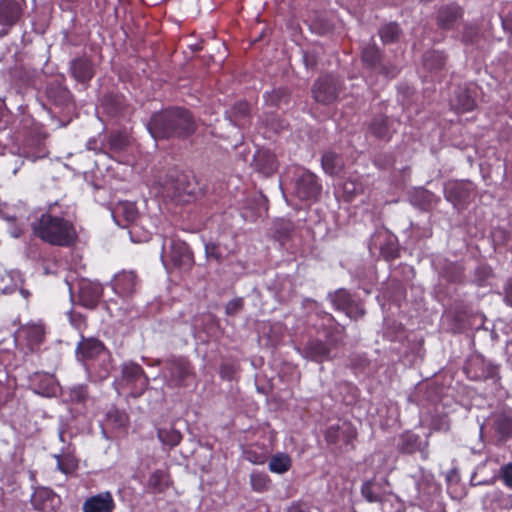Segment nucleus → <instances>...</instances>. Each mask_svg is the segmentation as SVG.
I'll return each mask as SVG.
<instances>
[{
    "instance_id": "obj_1",
    "label": "nucleus",
    "mask_w": 512,
    "mask_h": 512,
    "mask_svg": "<svg viewBox=\"0 0 512 512\" xmlns=\"http://www.w3.org/2000/svg\"><path fill=\"white\" fill-rule=\"evenodd\" d=\"M147 129L154 139L187 138L196 130V124L189 110L171 107L154 113Z\"/></svg>"
},
{
    "instance_id": "obj_2",
    "label": "nucleus",
    "mask_w": 512,
    "mask_h": 512,
    "mask_svg": "<svg viewBox=\"0 0 512 512\" xmlns=\"http://www.w3.org/2000/svg\"><path fill=\"white\" fill-rule=\"evenodd\" d=\"M33 234L43 242L57 247H71L78 238L74 224L52 213L50 207L32 223Z\"/></svg>"
},
{
    "instance_id": "obj_3",
    "label": "nucleus",
    "mask_w": 512,
    "mask_h": 512,
    "mask_svg": "<svg viewBox=\"0 0 512 512\" xmlns=\"http://www.w3.org/2000/svg\"><path fill=\"white\" fill-rule=\"evenodd\" d=\"M164 377L169 387L188 386V380L195 376L194 366L185 356H170L164 360Z\"/></svg>"
},
{
    "instance_id": "obj_4",
    "label": "nucleus",
    "mask_w": 512,
    "mask_h": 512,
    "mask_svg": "<svg viewBox=\"0 0 512 512\" xmlns=\"http://www.w3.org/2000/svg\"><path fill=\"white\" fill-rule=\"evenodd\" d=\"M122 378L130 387V395L138 398L146 391L149 385V378L142 366L135 362L124 363L122 366Z\"/></svg>"
},
{
    "instance_id": "obj_5",
    "label": "nucleus",
    "mask_w": 512,
    "mask_h": 512,
    "mask_svg": "<svg viewBox=\"0 0 512 512\" xmlns=\"http://www.w3.org/2000/svg\"><path fill=\"white\" fill-rule=\"evenodd\" d=\"M464 373L472 381H485L498 377V366L486 361L481 355H473L464 365Z\"/></svg>"
},
{
    "instance_id": "obj_6",
    "label": "nucleus",
    "mask_w": 512,
    "mask_h": 512,
    "mask_svg": "<svg viewBox=\"0 0 512 512\" xmlns=\"http://www.w3.org/2000/svg\"><path fill=\"white\" fill-rule=\"evenodd\" d=\"M322 186L317 176L303 169L294 182V194L303 201H316L321 194Z\"/></svg>"
},
{
    "instance_id": "obj_7",
    "label": "nucleus",
    "mask_w": 512,
    "mask_h": 512,
    "mask_svg": "<svg viewBox=\"0 0 512 512\" xmlns=\"http://www.w3.org/2000/svg\"><path fill=\"white\" fill-rule=\"evenodd\" d=\"M30 503L35 511L57 512L61 507L62 500L53 489L46 486H37L30 497Z\"/></svg>"
},
{
    "instance_id": "obj_8",
    "label": "nucleus",
    "mask_w": 512,
    "mask_h": 512,
    "mask_svg": "<svg viewBox=\"0 0 512 512\" xmlns=\"http://www.w3.org/2000/svg\"><path fill=\"white\" fill-rule=\"evenodd\" d=\"M24 0H0V37L6 36L23 15Z\"/></svg>"
},
{
    "instance_id": "obj_9",
    "label": "nucleus",
    "mask_w": 512,
    "mask_h": 512,
    "mask_svg": "<svg viewBox=\"0 0 512 512\" xmlns=\"http://www.w3.org/2000/svg\"><path fill=\"white\" fill-rule=\"evenodd\" d=\"M340 92V84L333 75L320 77L313 85L312 94L316 102L321 104L333 103Z\"/></svg>"
},
{
    "instance_id": "obj_10",
    "label": "nucleus",
    "mask_w": 512,
    "mask_h": 512,
    "mask_svg": "<svg viewBox=\"0 0 512 512\" xmlns=\"http://www.w3.org/2000/svg\"><path fill=\"white\" fill-rule=\"evenodd\" d=\"M105 353H107V349L101 340L95 337H85L84 335H81L75 349L76 359L84 365H88L89 362L98 359Z\"/></svg>"
},
{
    "instance_id": "obj_11",
    "label": "nucleus",
    "mask_w": 512,
    "mask_h": 512,
    "mask_svg": "<svg viewBox=\"0 0 512 512\" xmlns=\"http://www.w3.org/2000/svg\"><path fill=\"white\" fill-rule=\"evenodd\" d=\"M473 192L472 183L463 181H450L444 186V197L455 207L466 206Z\"/></svg>"
},
{
    "instance_id": "obj_12",
    "label": "nucleus",
    "mask_w": 512,
    "mask_h": 512,
    "mask_svg": "<svg viewBox=\"0 0 512 512\" xmlns=\"http://www.w3.org/2000/svg\"><path fill=\"white\" fill-rule=\"evenodd\" d=\"M381 58V50L375 44H369L362 50L361 59L367 67L371 69H378L379 73L386 77H395L398 74L397 67L382 64Z\"/></svg>"
},
{
    "instance_id": "obj_13",
    "label": "nucleus",
    "mask_w": 512,
    "mask_h": 512,
    "mask_svg": "<svg viewBox=\"0 0 512 512\" xmlns=\"http://www.w3.org/2000/svg\"><path fill=\"white\" fill-rule=\"evenodd\" d=\"M19 335L24 339L27 348L36 352L45 341L46 327L42 322H30L21 326Z\"/></svg>"
},
{
    "instance_id": "obj_14",
    "label": "nucleus",
    "mask_w": 512,
    "mask_h": 512,
    "mask_svg": "<svg viewBox=\"0 0 512 512\" xmlns=\"http://www.w3.org/2000/svg\"><path fill=\"white\" fill-rule=\"evenodd\" d=\"M463 16V7L457 3H449L438 9L436 23L442 30H452L463 19Z\"/></svg>"
},
{
    "instance_id": "obj_15",
    "label": "nucleus",
    "mask_w": 512,
    "mask_h": 512,
    "mask_svg": "<svg viewBox=\"0 0 512 512\" xmlns=\"http://www.w3.org/2000/svg\"><path fill=\"white\" fill-rule=\"evenodd\" d=\"M103 295V287L99 283L83 281L78 292V302L81 306L89 309L97 307Z\"/></svg>"
},
{
    "instance_id": "obj_16",
    "label": "nucleus",
    "mask_w": 512,
    "mask_h": 512,
    "mask_svg": "<svg viewBox=\"0 0 512 512\" xmlns=\"http://www.w3.org/2000/svg\"><path fill=\"white\" fill-rule=\"evenodd\" d=\"M331 350L329 343L314 338L307 341L302 350V356L310 361L323 363L330 360Z\"/></svg>"
},
{
    "instance_id": "obj_17",
    "label": "nucleus",
    "mask_w": 512,
    "mask_h": 512,
    "mask_svg": "<svg viewBox=\"0 0 512 512\" xmlns=\"http://www.w3.org/2000/svg\"><path fill=\"white\" fill-rule=\"evenodd\" d=\"M70 75L80 83H88L95 74L94 64L87 56L74 58L69 66Z\"/></svg>"
},
{
    "instance_id": "obj_18",
    "label": "nucleus",
    "mask_w": 512,
    "mask_h": 512,
    "mask_svg": "<svg viewBox=\"0 0 512 512\" xmlns=\"http://www.w3.org/2000/svg\"><path fill=\"white\" fill-rule=\"evenodd\" d=\"M115 501L109 491L87 498L83 503V512H113Z\"/></svg>"
},
{
    "instance_id": "obj_19",
    "label": "nucleus",
    "mask_w": 512,
    "mask_h": 512,
    "mask_svg": "<svg viewBox=\"0 0 512 512\" xmlns=\"http://www.w3.org/2000/svg\"><path fill=\"white\" fill-rule=\"evenodd\" d=\"M138 283L137 275L132 271H122L115 275L112 287L120 297H129L135 290Z\"/></svg>"
},
{
    "instance_id": "obj_20",
    "label": "nucleus",
    "mask_w": 512,
    "mask_h": 512,
    "mask_svg": "<svg viewBox=\"0 0 512 512\" xmlns=\"http://www.w3.org/2000/svg\"><path fill=\"white\" fill-rule=\"evenodd\" d=\"M492 428L500 441L512 438V410H503L492 417Z\"/></svg>"
},
{
    "instance_id": "obj_21",
    "label": "nucleus",
    "mask_w": 512,
    "mask_h": 512,
    "mask_svg": "<svg viewBox=\"0 0 512 512\" xmlns=\"http://www.w3.org/2000/svg\"><path fill=\"white\" fill-rule=\"evenodd\" d=\"M397 450L401 454L412 455L418 451L427 450V448H424V444L422 445L418 434L408 430L399 435Z\"/></svg>"
},
{
    "instance_id": "obj_22",
    "label": "nucleus",
    "mask_w": 512,
    "mask_h": 512,
    "mask_svg": "<svg viewBox=\"0 0 512 512\" xmlns=\"http://www.w3.org/2000/svg\"><path fill=\"white\" fill-rule=\"evenodd\" d=\"M368 131L373 137L384 142L390 141L394 133L390 120L385 115L374 117L369 123Z\"/></svg>"
},
{
    "instance_id": "obj_23",
    "label": "nucleus",
    "mask_w": 512,
    "mask_h": 512,
    "mask_svg": "<svg viewBox=\"0 0 512 512\" xmlns=\"http://www.w3.org/2000/svg\"><path fill=\"white\" fill-rule=\"evenodd\" d=\"M447 57L441 51H428L423 55V69L433 78L441 72L446 64Z\"/></svg>"
},
{
    "instance_id": "obj_24",
    "label": "nucleus",
    "mask_w": 512,
    "mask_h": 512,
    "mask_svg": "<svg viewBox=\"0 0 512 512\" xmlns=\"http://www.w3.org/2000/svg\"><path fill=\"white\" fill-rule=\"evenodd\" d=\"M453 107L460 113L470 112L476 107L474 94L467 87H459L455 92Z\"/></svg>"
},
{
    "instance_id": "obj_25",
    "label": "nucleus",
    "mask_w": 512,
    "mask_h": 512,
    "mask_svg": "<svg viewBox=\"0 0 512 512\" xmlns=\"http://www.w3.org/2000/svg\"><path fill=\"white\" fill-rule=\"evenodd\" d=\"M46 96L55 105L63 106L70 100L71 93L69 89L58 82L49 83L46 87Z\"/></svg>"
},
{
    "instance_id": "obj_26",
    "label": "nucleus",
    "mask_w": 512,
    "mask_h": 512,
    "mask_svg": "<svg viewBox=\"0 0 512 512\" xmlns=\"http://www.w3.org/2000/svg\"><path fill=\"white\" fill-rule=\"evenodd\" d=\"M171 260L174 265L180 266L192 261V253L189 246L180 240L171 242Z\"/></svg>"
},
{
    "instance_id": "obj_27",
    "label": "nucleus",
    "mask_w": 512,
    "mask_h": 512,
    "mask_svg": "<svg viewBox=\"0 0 512 512\" xmlns=\"http://www.w3.org/2000/svg\"><path fill=\"white\" fill-rule=\"evenodd\" d=\"M429 433L426 435L424 448L429 446V437L433 432H448L450 430V419L446 413L431 414L428 423Z\"/></svg>"
},
{
    "instance_id": "obj_28",
    "label": "nucleus",
    "mask_w": 512,
    "mask_h": 512,
    "mask_svg": "<svg viewBox=\"0 0 512 512\" xmlns=\"http://www.w3.org/2000/svg\"><path fill=\"white\" fill-rule=\"evenodd\" d=\"M273 230L275 239L284 245L292 238L295 225L290 219L279 218L275 220Z\"/></svg>"
},
{
    "instance_id": "obj_29",
    "label": "nucleus",
    "mask_w": 512,
    "mask_h": 512,
    "mask_svg": "<svg viewBox=\"0 0 512 512\" xmlns=\"http://www.w3.org/2000/svg\"><path fill=\"white\" fill-rule=\"evenodd\" d=\"M53 458L57 462V470L65 475L73 474L79 467V461L73 452L54 454Z\"/></svg>"
},
{
    "instance_id": "obj_30",
    "label": "nucleus",
    "mask_w": 512,
    "mask_h": 512,
    "mask_svg": "<svg viewBox=\"0 0 512 512\" xmlns=\"http://www.w3.org/2000/svg\"><path fill=\"white\" fill-rule=\"evenodd\" d=\"M173 192L172 197H180L182 195H194L196 193L195 185L189 180V176L185 173L177 174L172 181Z\"/></svg>"
},
{
    "instance_id": "obj_31",
    "label": "nucleus",
    "mask_w": 512,
    "mask_h": 512,
    "mask_svg": "<svg viewBox=\"0 0 512 512\" xmlns=\"http://www.w3.org/2000/svg\"><path fill=\"white\" fill-rule=\"evenodd\" d=\"M254 166L259 172L270 175L276 170L275 156L269 151H258L254 156Z\"/></svg>"
},
{
    "instance_id": "obj_32",
    "label": "nucleus",
    "mask_w": 512,
    "mask_h": 512,
    "mask_svg": "<svg viewBox=\"0 0 512 512\" xmlns=\"http://www.w3.org/2000/svg\"><path fill=\"white\" fill-rule=\"evenodd\" d=\"M150 493H163L168 488V475L165 471L157 469L148 478L147 486Z\"/></svg>"
},
{
    "instance_id": "obj_33",
    "label": "nucleus",
    "mask_w": 512,
    "mask_h": 512,
    "mask_svg": "<svg viewBox=\"0 0 512 512\" xmlns=\"http://www.w3.org/2000/svg\"><path fill=\"white\" fill-rule=\"evenodd\" d=\"M268 467L272 473L284 474L291 469L292 459L287 453L279 452L270 458Z\"/></svg>"
},
{
    "instance_id": "obj_34",
    "label": "nucleus",
    "mask_w": 512,
    "mask_h": 512,
    "mask_svg": "<svg viewBox=\"0 0 512 512\" xmlns=\"http://www.w3.org/2000/svg\"><path fill=\"white\" fill-rule=\"evenodd\" d=\"M321 163L323 170L329 175H336L343 168L341 156L331 151L325 152L322 155Z\"/></svg>"
},
{
    "instance_id": "obj_35",
    "label": "nucleus",
    "mask_w": 512,
    "mask_h": 512,
    "mask_svg": "<svg viewBox=\"0 0 512 512\" xmlns=\"http://www.w3.org/2000/svg\"><path fill=\"white\" fill-rule=\"evenodd\" d=\"M330 302L337 311H343L354 300L352 294L345 288H340L328 295Z\"/></svg>"
},
{
    "instance_id": "obj_36",
    "label": "nucleus",
    "mask_w": 512,
    "mask_h": 512,
    "mask_svg": "<svg viewBox=\"0 0 512 512\" xmlns=\"http://www.w3.org/2000/svg\"><path fill=\"white\" fill-rule=\"evenodd\" d=\"M486 497L491 501L495 509H512V495L510 494H505L503 491L495 489L492 492L487 493Z\"/></svg>"
},
{
    "instance_id": "obj_37",
    "label": "nucleus",
    "mask_w": 512,
    "mask_h": 512,
    "mask_svg": "<svg viewBox=\"0 0 512 512\" xmlns=\"http://www.w3.org/2000/svg\"><path fill=\"white\" fill-rule=\"evenodd\" d=\"M250 485L257 493L267 492L271 487V479L265 472L253 471L250 474Z\"/></svg>"
},
{
    "instance_id": "obj_38",
    "label": "nucleus",
    "mask_w": 512,
    "mask_h": 512,
    "mask_svg": "<svg viewBox=\"0 0 512 512\" xmlns=\"http://www.w3.org/2000/svg\"><path fill=\"white\" fill-rule=\"evenodd\" d=\"M157 437L162 444L171 448L179 445L182 440L181 433L173 427L157 429Z\"/></svg>"
},
{
    "instance_id": "obj_39",
    "label": "nucleus",
    "mask_w": 512,
    "mask_h": 512,
    "mask_svg": "<svg viewBox=\"0 0 512 512\" xmlns=\"http://www.w3.org/2000/svg\"><path fill=\"white\" fill-rule=\"evenodd\" d=\"M11 76L14 82L21 88L29 87L33 84L35 73L32 70L26 69L24 67H15Z\"/></svg>"
},
{
    "instance_id": "obj_40",
    "label": "nucleus",
    "mask_w": 512,
    "mask_h": 512,
    "mask_svg": "<svg viewBox=\"0 0 512 512\" xmlns=\"http://www.w3.org/2000/svg\"><path fill=\"white\" fill-rule=\"evenodd\" d=\"M401 29L397 23H388L379 30V36L384 44L397 42Z\"/></svg>"
},
{
    "instance_id": "obj_41",
    "label": "nucleus",
    "mask_w": 512,
    "mask_h": 512,
    "mask_svg": "<svg viewBox=\"0 0 512 512\" xmlns=\"http://www.w3.org/2000/svg\"><path fill=\"white\" fill-rule=\"evenodd\" d=\"M342 189L345 200L352 201L355 196L363 192V185L358 178H349L344 181Z\"/></svg>"
},
{
    "instance_id": "obj_42",
    "label": "nucleus",
    "mask_w": 512,
    "mask_h": 512,
    "mask_svg": "<svg viewBox=\"0 0 512 512\" xmlns=\"http://www.w3.org/2000/svg\"><path fill=\"white\" fill-rule=\"evenodd\" d=\"M107 421L112 424L115 428H124L129 423V417L127 413L116 407H112L108 410Z\"/></svg>"
},
{
    "instance_id": "obj_43",
    "label": "nucleus",
    "mask_w": 512,
    "mask_h": 512,
    "mask_svg": "<svg viewBox=\"0 0 512 512\" xmlns=\"http://www.w3.org/2000/svg\"><path fill=\"white\" fill-rule=\"evenodd\" d=\"M108 145L110 150L120 152L125 150L129 145V138L124 132H112L108 138Z\"/></svg>"
},
{
    "instance_id": "obj_44",
    "label": "nucleus",
    "mask_w": 512,
    "mask_h": 512,
    "mask_svg": "<svg viewBox=\"0 0 512 512\" xmlns=\"http://www.w3.org/2000/svg\"><path fill=\"white\" fill-rule=\"evenodd\" d=\"M384 234L387 236L388 241L384 245H380V253L386 261H392L399 257V251L395 243L391 240V236L386 232Z\"/></svg>"
},
{
    "instance_id": "obj_45",
    "label": "nucleus",
    "mask_w": 512,
    "mask_h": 512,
    "mask_svg": "<svg viewBox=\"0 0 512 512\" xmlns=\"http://www.w3.org/2000/svg\"><path fill=\"white\" fill-rule=\"evenodd\" d=\"M445 278L452 283H461L464 279L463 267L456 263H451L445 269Z\"/></svg>"
},
{
    "instance_id": "obj_46",
    "label": "nucleus",
    "mask_w": 512,
    "mask_h": 512,
    "mask_svg": "<svg viewBox=\"0 0 512 512\" xmlns=\"http://www.w3.org/2000/svg\"><path fill=\"white\" fill-rule=\"evenodd\" d=\"M375 479L366 480L361 486V495L370 503L378 502L380 496L374 492Z\"/></svg>"
},
{
    "instance_id": "obj_47",
    "label": "nucleus",
    "mask_w": 512,
    "mask_h": 512,
    "mask_svg": "<svg viewBox=\"0 0 512 512\" xmlns=\"http://www.w3.org/2000/svg\"><path fill=\"white\" fill-rule=\"evenodd\" d=\"M324 438L327 444L329 445H335L338 442L342 441L341 425L336 424L327 427V429L324 432Z\"/></svg>"
},
{
    "instance_id": "obj_48",
    "label": "nucleus",
    "mask_w": 512,
    "mask_h": 512,
    "mask_svg": "<svg viewBox=\"0 0 512 512\" xmlns=\"http://www.w3.org/2000/svg\"><path fill=\"white\" fill-rule=\"evenodd\" d=\"M341 436L342 442L345 445H352L353 441L357 437V430L351 422H344L341 424Z\"/></svg>"
},
{
    "instance_id": "obj_49",
    "label": "nucleus",
    "mask_w": 512,
    "mask_h": 512,
    "mask_svg": "<svg viewBox=\"0 0 512 512\" xmlns=\"http://www.w3.org/2000/svg\"><path fill=\"white\" fill-rule=\"evenodd\" d=\"M342 312H344L349 318L357 320L364 316L365 310L363 308L362 303L359 300H354L351 302V304L348 305L346 309H344Z\"/></svg>"
},
{
    "instance_id": "obj_50",
    "label": "nucleus",
    "mask_w": 512,
    "mask_h": 512,
    "mask_svg": "<svg viewBox=\"0 0 512 512\" xmlns=\"http://www.w3.org/2000/svg\"><path fill=\"white\" fill-rule=\"evenodd\" d=\"M127 222H134L138 217V210L133 203L124 202L118 207Z\"/></svg>"
},
{
    "instance_id": "obj_51",
    "label": "nucleus",
    "mask_w": 512,
    "mask_h": 512,
    "mask_svg": "<svg viewBox=\"0 0 512 512\" xmlns=\"http://www.w3.org/2000/svg\"><path fill=\"white\" fill-rule=\"evenodd\" d=\"M237 372L236 365L231 362H223L219 368L220 378L226 381H232Z\"/></svg>"
},
{
    "instance_id": "obj_52",
    "label": "nucleus",
    "mask_w": 512,
    "mask_h": 512,
    "mask_svg": "<svg viewBox=\"0 0 512 512\" xmlns=\"http://www.w3.org/2000/svg\"><path fill=\"white\" fill-rule=\"evenodd\" d=\"M479 39L478 28L472 25H466L462 34V41L466 44L477 43Z\"/></svg>"
},
{
    "instance_id": "obj_53",
    "label": "nucleus",
    "mask_w": 512,
    "mask_h": 512,
    "mask_svg": "<svg viewBox=\"0 0 512 512\" xmlns=\"http://www.w3.org/2000/svg\"><path fill=\"white\" fill-rule=\"evenodd\" d=\"M499 478L503 481L506 487L512 488V462L501 466L499 470Z\"/></svg>"
},
{
    "instance_id": "obj_54",
    "label": "nucleus",
    "mask_w": 512,
    "mask_h": 512,
    "mask_svg": "<svg viewBox=\"0 0 512 512\" xmlns=\"http://www.w3.org/2000/svg\"><path fill=\"white\" fill-rule=\"evenodd\" d=\"M505 9L507 10V12L503 10L500 14L502 26L504 30L512 34V3L507 4Z\"/></svg>"
},
{
    "instance_id": "obj_55",
    "label": "nucleus",
    "mask_w": 512,
    "mask_h": 512,
    "mask_svg": "<svg viewBox=\"0 0 512 512\" xmlns=\"http://www.w3.org/2000/svg\"><path fill=\"white\" fill-rule=\"evenodd\" d=\"M244 455L245 458L253 464L261 465L264 464L266 461V456L264 454L257 453L254 450H247L245 451Z\"/></svg>"
},
{
    "instance_id": "obj_56",
    "label": "nucleus",
    "mask_w": 512,
    "mask_h": 512,
    "mask_svg": "<svg viewBox=\"0 0 512 512\" xmlns=\"http://www.w3.org/2000/svg\"><path fill=\"white\" fill-rule=\"evenodd\" d=\"M287 512H311V506L304 501H295L288 507Z\"/></svg>"
},
{
    "instance_id": "obj_57",
    "label": "nucleus",
    "mask_w": 512,
    "mask_h": 512,
    "mask_svg": "<svg viewBox=\"0 0 512 512\" xmlns=\"http://www.w3.org/2000/svg\"><path fill=\"white\" fill-rule=\"evenodd\" d=\"M303 62L307 69H315L317 66V57L314 53L304 52L303 53Z\"/></svg>"
},
{
    "instance_id": "obj_58",
    "label": "nucleus",
    "mask_w": 512,
    "mask_h": 512,
    "mask_svg": "<svg viewBox=\"0 0 512 512\" xmlns=\"http://www.w3.org/2000/svg\"><path fill=\"white\" fill-rule=\"evenodd\" d=\"M7 220L12 222V227L9 231L11 236H13L15 238L20 237L23 233V228L21 225L16 224V218L15 217H7Z\"/></svg>"
},
{
    "instance_id": "obj_59",
    "label": "nucleus",
    "mask_w": 512,
    "mask_h": 512,
    "mask_svg": "<svg viewBox=\"0 0 512 512\" xmlns=\"http://www.w3.org/2000/svg\"><path fill=\"white\" fill-rule=\"evenodd\" d=\"M242 307V301L241 299L232 300L226 305V313L228 315H233L237 311H239Z\"/></svg>"
},
{
    "instance_id": "obj_60",
    "label": "nucleus",
    "mask_w": 512,
    "mask_h": 512,
    "mask_svg": "<svg viewBox=\"0 0 512 512\" xmlns=\"http://www.w3.org/2000/svg\"><path fill=\"white\" fill-rule=\"evenodd\" d=\"M234 111L237 114L246 116L250 112V105L246 101H240L234 106Z\"/></svg>"
},
{
    "instance_id": "obj_61",
    "label": "nucleus",
    "mask_w": 512,
    "mask_h": 512,
    "mask_svg": "<svg viewBox=\"0 0 512 512\" xmlns=\"http://www.w3.org/2000/svg\"><path fill=\"white\" fill-rule=\"evenodd\" d=\"M505 299L506 302L512 306V281L505 288Z\"/></svg>"
},
{
    "instance_id": "obj_62",
    "label": "nucleus",
    "mask_w": 512,
    "mask_h": 512,
    "mask_svg": "<svg viewBox=\"0 0 512 512\" xmlns=\"http://www.w3.org/2000/svg\"><path fill=\"white\" fill-rule=\"evenodd\" d=\"M490 269L486 268V267H479L477 269V273H483L484 276H488L490 274Z\"/></svg>"
},
{
    "instance_id": "obj_63",
    "label": "nucleus",
    "mask_w": 512,
    "mask_h": 512,
    "mask_svg": "<svg viewBox=\"0 0 512 512\" xmlns=\"http://www.w3.org/2000/svg\"><path fill=\"white\" fill-rule=\"evenodd\" d=\"M335 329H336V332L339 334H344V332H345V327L341 326L339 324H337V327Z\"/></svg>"
},
{
    "instance_id": "obj_64",
    "label": "nucleus",
    "mask_w": 512,
    "mask_h": 512,
    "mask_svg": "<svg viewBox=\"0 0 512 512\" xmlns=\"http://www.w3.org/2000/svg\"><path fill=\"white\" fill-rule=\"evenodd\" d=\"M325 314L328 317L329 321L336 322V320H335V318H334V316L332 314H330V313H325Z\"/></svg>"
}]
</instances>
